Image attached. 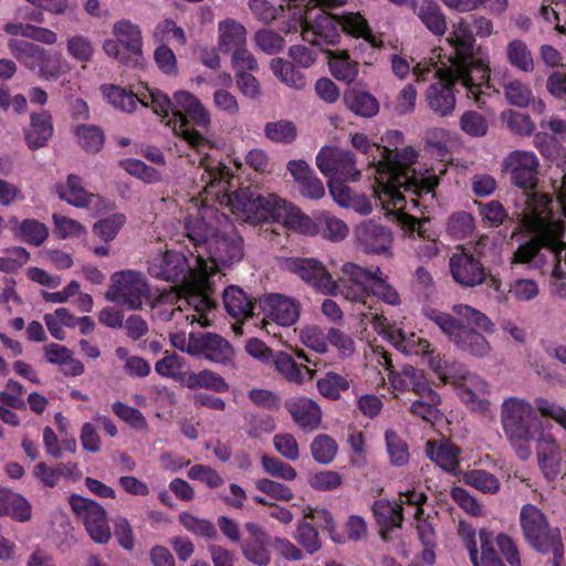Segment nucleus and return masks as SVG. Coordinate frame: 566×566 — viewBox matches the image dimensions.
<instances>
[{"label": "nucleus", "instance_id": "1", "mask_svg": "<svg viewBox=\"0 0 566 566\" xmlns=\"http://www.w3.org/2000/svg\"><path fill=\"white\" fill-rule=\"evenodd\" d=\"M103 94L115 108L133 113L139 103L166 118L171 114L167 125L176 136L181 137L197 153L209 148L210 139L198 129L190 127V122L200 129L207 130L211 124L210 114L200 99L188 91H178L170 98L157 88L145 87L143 92L134 93L117 85L103 86Z\"/></svg>", "mask_w": 566, "mask_h": 566}, {"label": "nucleus", "instance_id": "2", "mask_svg": "<svg viewBox=\"0 0 566 566\" xmlns=\"http://www.w3.org/2000/svg\"><path fill=\"white\" fill-rule=\"evenodd\" d=\"M418 153L412 147L389 149L378 160L375 195L382 209L419 210L422 214L436 201L440 177L434 168L416 170Z\"/></svg>", "mask_w": 566, "mask_h": 566}, {"label": "nucleus", "instance_id": "3", "mask_svg": "<svg viewBox=\"0 0 566 566\" xmlns=\"http://www.w3.org/2000/svg\"><path fill=\"white\" fill-rule=\"evenodd\" d=\"M209 148L198 153L202 155L200 166L205 168L202 180L206 181L207 187L217 188L218 193L227 195L232 212L244 221L255 224L272 221L281 197L274 193H262L250 186L240 187L229 193L233 175L227 165L207 153L213 147L211 142Z\"/></svg>", "mask_w": 566, "mask_h": 566}, {"label": "nucleus", "instance_id": "4", "mask_svg": "<svg viewBox=\"0 0 566 566\" xmlns=\"http://www.w3.org/2000/svg\"><path fill=\"white\" fill-rule=\"evenodd\" d=\"M452 312L457 317L431 306L422 307L424 317L434 323L460 350L475 357L486 356L491 346L476 329L485 333L493 332L494 325L491 319L481 311L467 304L453 305Z\"/></svg>", "mask_w": 566, "mask_h": 566}, {"label": "nucleus", "instance_id": "5", "mask_svg": "<svg viewBox=\"0 0 566 566\" xmlns=\"http://www.w3.org/2000/svg\"><path fill=\"white\" fill-rule=\"evenodd\" d=\"M187 252L166 250L157 253L147 261L148 274L166 282L182 283L190 297L199 298L208 306L213 289L207 262L202 255H195L189 249Z\"/></svg>", "mask_w": 566, "mask_h": 566}, {"label": "nucleus", "instance_id": "6", "mask_svg": "<svg viewBox=\"0 0 566 566\" xmlns=\"http://www.w3.org/2000/svg\"><path fill=\"white\" fill-rule=\"evenodd\" d=\"M537 421L536 409L527 401L511 397L501 406V422L511 446L520 459L526 460L530 454L528 443L533 439V428Z\"/></svg>", "mask_w": 566, "mask_h": 566}, {"label": "nucleus", "instance_id": "7", "mask_svg": "<svg viewBox=\"0 0 566 566\" xmlns=\"http://www.w3.org/2000/svg\"><path fill=\"white\" fill-rule=\"evenodd\" d=\"M412 73L418 83L428 81L430 74L438 78L428 87L426 99L433 113L442 117L449 116L455 107L454 91L455 86L459 85L453 71L449 67H438L436 63L420 62L413 66Z\"/></svg>", "mask_w": 566, "mask_h": 566}, {"label": "nucleus", "instance_id": "8", "mask_svg": "<svg viewBox=\"0 0 566 566\" xmlns=\"http://www.w3.org/2000/svg\"><path fill=\"white\" fill-rule=\"evenodd\" d=\"M520 524L525 541L539 554L562 541L560 530L552 527L546 515L535 505L525 504L520 512Z\"/></svg>", "mask_w": 566, "mask_h": 566}, {"label": "nucleus", "instance_id": "9", "mask_svg": "<svg viewBox=\"0 0 566 566\" xmlns=\"http://www.w3.org/2000/svg\"><path fill=\"white\" fill-rule=\"evenodd\" d=\"M205 261L209 270V279L222 268H232L239 263L243 255V240L232 227L230 232L217 231L210 238L205 250Z\"/></svg>", "mask_w": 566, "mask_h": 566}, {"label": "nucleus", "instance_id": "10", "mask_svg": "<svg viewBox=\"0 0 566 566\" xmlns=\"http://www.w3.org/2000/svg\"><path fill=\"white\" fill-rule=\"evenodd\" d=\"M148 285L144 274L133 270L115 272L111 277V285L105 294L113 303L126 306L128 310H138L147 296Z\"/></svg>", "mask_w": 566, "mask_h": 566}, {"label": "nucleus", "instance_id": "11", "mask_svg": "<svg viewBox=\"0 0 566 566\" xmlns=\"http://www.w3.org/2000/svg\"><path fill=\"white\" fill-rule=\"evenodd\" d=\"M186 350L192 356L203 357L205 359L223 367H235L234 348L228 339L219 334L210 332L197 334L191 333L188 338Z\"/></svg>", "mask_w": 566, "mask_h": 566}, {"label": "nucleus", "instance_id": "12", "mask_svg": "<svg viewBox=\"0 0 566 566\" xmlns=\"http://www.w3.org/2000/svg\"><path fill=\"white\" fill-rule=\"evenodd\" d=\"M453 71L455 81L465 90L468 98L476 104H483L484 96H490L491 92H496L490 82L489 64L482 59H473L470 62L459 64L457 67H449Z\"/></svg>", "mask_w": 566, "mask_h": 566}, {"label": "nucleus", "instance_id": "13", "mask_svg": "<svg viewBox=\"0 0 566 566\" xmlns=\"http://www.w3.org/2000/svg\"><path fill=\"white\" fill-rule=\"evenodd\" d=\"M69 504L76 516L82 518L90 537L98 544H106L112 536L105 509L96 501L71 494Z\"/></svg>", "mask_w": 566, "mask_h": 566}, {"label": "nucleus", "instance_id": "14", "mask_svg": "<svg viewBox=\"0 0 566 566\" xmlns=\"http://www.w3.org/2000/svg\"><path fill=\"white\" fill-rule=\"evenodd\" d=\"M315 161L319 171L331 180L357 181L360 177L355 155L349 150L325 146L316 155Z\"/></svg>", "mask_w": 566, "mask_h": 566}, {"label": "nucleus", "instance_id": "15", "mask_svg": "<svg viewBox=\"0 0 566 566\" xmlns=\"http://www.w3.org/2000/svg\"><path fill=\"white\" fill-rule=\"evenodd\" d=\"M259 308L263 313L262 328L270 334L269 326L272 323L276 325L290 327L294 325L301 314V304L298 301L289 296L273 293L264 295L259 301Z\"/></svg>", "mask_w": 566, "mask_h": 566}, {"label": "nucleus", "instance_id": "16", "mask_svg": "<svg viewBox=\"0 0 566 566\" xmlns=\"http://www.w3.org/2000/svg\"><path fill=\"white\" fill-rule=\"evenodd\" d=\"M287 269L323 294H337L336 282L321 261L313 258H294L287 261Z\"/></svg>", "mask_w": 566, "mask_h": 566}, {"label": "nucleus", "instance_id": "17", "mask_svg": "<svg viewBox=\"0 0 566 566\" xmlns=\"http://www.w3.org/2000/svg\"><path fill=\"white\" fill-rule=\"evenodd\" d=\"M460 534L465 548L469 552L473 566H505L494 547L493 532L481 528L479 532L481 556L479 557L475 531L463 523L460 524Z\"/></svg>", "mask_w": 566, "mask_h": 566}, {"label": "nucleus", "instance_id": "18", "mask_svg": "<svg viewBox=\"0 0 566 566\" xmlns=\"http://www.w3.org/2000/svg\"><path fill=\"white\" fill-rule=\"evenodd\" d=\"M514 186L523 190H533L537 185L539 163L533 151L513 150L504 159Z\"/></svg>", "mask_w": 566, "mask_h": 566}, {"label": "nucleus", "instance_id": "19", "mask_svg": "<svg viewBox=\"0 0 566 566\" xmlns=\"http://www.w3.org/2000/svg\"><path fill=\"white\" fill-rule=\"evenodd\" d=\"M302 38L312 45H335L340 39L339 15L331 14L327 11H319L314 22L307 19L300 21Z\"/></svg>", "mask_w": 566, "mask_h": 566}, {"label": "nucleus", "instance_id": "20", "mask_svg": "<svg viewBox=\"0 0 566 566\" xmlns=\"http://www.w3.org/2000/svg\"><path fill=\"white\" fill-rule=\"evenodd\" d=\"M449 268L453 280L463 287L478 286L486 277V269L480 258L464 250L452 254Z\"/></svg>", "mask_w": 566, "mask_h": 566}, {"label": "nucleus", "instance_id": "21", "mask_svg": "<svg viewBox=\"0 0 566 566\" xmlns=\"http://www.w3.org/2000/svg\"><path fill=\"white\" fill-rule=\"evenodd\" d=\"M358 247L367 254H382L390 250L392 232L375 220H366L355 229Z\"/></svg>", "mask_w": 566, "mask_h": 566}, {"label": "nucleus", "instance_id": "22", "mask_svg": "<svg viewBox=\"0 0 566 566\" xmlns=\"http://www.w3.org/2000/svg\"><path fill=\"white\" fill-rule=\"evenodd\" d=\"M286 170L291 174L298 193L308 200H319L325 196L322 180L313 168L303 159L290 160Z\"/></svg>", "mask_w": 566, "mask_h": 566}, {"label": "nucleus", "instance_id": "23", "mask_svg": "<svg viewBox=\"0 0 566 566\" xmlns=\"http://www.w3.org/2000/svg\"><path fill=\"white\" fill-rule=\"evenodd\" d=\"M285 409L304 432H312L322 422V410L316 401L307 397H294L285 401Z\"/></svg>", "mask_w": 566, "mask_h": 566}, {"label": "nucleus", "instance_id": "24", "mask_svg": "<svg viewBox=\"0 0 566 566\" xmlns=\"http://www.w3.org/2000/svg\"><path fill=\"white\" fill-rule=\"evenodd\" d=\"M272 222H282L287 229L306 235L319 233V227L298 207L281 198Z\"/></svg>", "mask_w": 566, "mask_h": 566}, {"label": "nucleus", "instance_id": "25", "mask_svg": "<svg viewBox=\"0 0 566 566\" xmlns=\"http://www.w3.org/2000/svg\"><path fill=\"white\" fill-rule=\"evenodd\" d=\"M54 133L52 116L48 111L31 113L30 125L24 128V142L30 150H38L48 145Z\"/></svg>", "mask_w": 566, "mask_h": 566}, {"label": "nucleus", "instance_id": "26", "mask_svg": "<svg viewBox=\"0 0 566 566\" xmlns=\"http://www.w3.org/2000/svg\"><path fill=\"white\" fill-rule=\"evenodd\" d=\"M343 103L350 113L363 118H373L380 109L379 101L375 95L356 86L345 90Z\"/></svg>", "mask_w": 566, "mask_h": 566}, {"label": "nucleus", "instance_id": "27", "mask_svg": "<svg viewBox=\"0 0 566 566\" xmlns=\"http://www.w3.org/2000/svg\"><path fill=\"white\" fill-rule=\"evenodd\" d=\"M459 378L462 380L458 386L461 401L472 409H484V396L489 394V384L480 376L467 371H461Z\"/></svg>", "mask_w": 566, "mask_h": 566}, {"label": "nucleus", "instance_id": "28", "mask_svg": "<svg viewBox=\"0 0 566 566\" xmlns=\"http://www.w3.org/2000/svg\"><path fill=\"white\" fill-rule=\"evenodd\" d=\"M113 35L120 46L136 61L143 55V36L138 24L122 19L113 24Z\"/></svg>", "mask_w": 566, "mask_h": 566}, {"label": "nucleus", "instance_id": "29", "mask_svg": "<svg viewBox=\"0 0 566 566\" xmlns=\"http://www.w3.org/2000/svg\"><path fill=\"white\" fill-rule=\"evenodd\" d=\"M448 41L454 50V56L450 57L451 67H457L459 64L475 59L473 54L475 39L469 24L460 22Z\"/></svg>", "mask_w": 566, "mask_h": 566}, {"label": "nucleus", "instance_id": "30", "mask_svg": "<svg viewBox=\"0 0 566 566\" xmlns=\"http://www.w3.org/2000/svg\"><path fill=\"white\" fill-rule=\"evenodd\" d=\"M217 231L213 226L199 216H189L185 221V234L193 247V250L190 251L195 255H202L205 258L206 247L209 245L210 238Z\"/></svg>", "mask_w": 566, "mask_h": 566}, {"label": "nucleus", "instance_id": "31", "mask_svg": "<svg viewBox=\"0 0 566 566\" xmlns=\"http://www.w3.org/2000/svg\"><path fill=\"white\" fill-rule=\"evenodd\" d=\"M226 311L235 319L254 316V311L259 304L248 297L245 292L237 286H228L222 294Z\"/></svg>", "mask_w": 566, "mask_h": 566}, {"label": "nucleus", "instance_id": "32", "mask_svg": "<svg viewBox=\"0 0 566 566\" xmlns=\"http://www.w3.org/2000/svg\"><path fill=\"white\" fill-rule=\"evenodd\" d=\"M328 66L332 75L344 83H353L359 72V64L347 50H327Z\"/></svg>", "mask_w": 566, "mask_h": 566}, {"label": "nucleus", "instance_id": "33", "mask_svg": "<svg viewBox=\"0 0 566 566\" xmlns=\"http://www.w3.org/2000/svg\"><path fill=\"white\" fill-rule=\"evenodd\" d=\"M376 523L380 527L382 537L396 527H400L403 521L402 505L391 503L388 500H376L371 506Z\"/></svg>", "mask_w": 566, "mask_h": 566}, {"label": "nucleus", "instance_id": "34", "mask_svg": "<svg viewBox=\"0 0 566 566\" xmlns=\"http://www.w3.org/2000/svg\"><path fill=\"white\" fill-rule=\"evenodd\" d=\"M180 382L191 390L203 388L214 392H226L229 385L226 379L216 371L203 369L198 373L186 371L180 377Z\"/></svg>", "mask_w": 566, "mask_h": 566}, {"label": "nucleus", "instance_id": "35", "mask_svg": "<svg viewBox=\"0 0 566 566\" xmlns=\"http://www.w3.org/2000/svg\"><path fill=\"white\" fill-rule=\"evenodd\" d=\"M340 32L354 38H363L371 48H381L382 41L375 36L367 20L359 12H347L339 15Z\"/></svg>", "mask_w": 566, "mask_h": 566}, {"label": "nucleus", "instance_id": "36", "mask_svg": "<svg viewBox=\"0 0 566 566\" xmlns=\"http://www.w3.org/2000/svg\"><path fill=\"white\" fill-rule=\"evenodd\" d=\"M424 150L442 164V168L439 171L444 174L447 171L446 164L452 161L449 133L442 128H434L428 132Z\"/></svg>", "mask_w": 566, "mask_h": 566}, {"label": "nucleus", "instance_id": "37", "mask_svg": "<svg viewBox=\"0 0 566 566\" xmlns=\"http://www.w3.org/2000/svg\"><path fill=\"white\" fill-rule=\"evenodd\" d=\"M247 43V30L235 20L228 19L219 23V46L224 53L237 52Z\"/></svg>", "mask_w": 566, "mask_h": 566}, {"label": "nucleus", "instance_id": "38", "mask_svg": "<svg viewBox=\"0 0 566 566\" xmlns=\"http://www.w3.org/2000/svg\"><path fill=\"white\" fill-rule=\"evenodd\" d=\"M415 12L432 34L441 36L446 33L447 18L438 2L422 0L421 4L415 8Z\"/></svg>", "mask_w": 566, "mask_h": 566}, {"label": "nucleus", "instance_id": "39", "mask_svg": "<svg viewBox=\"0 0 566 566\" xmlns=\"http://www.w3.org/2000/svg\"><path fill=\"white\" fill-rule=\"evenodd\" d=\"M392 345L406 355L424 356L430 353L428 339L415 333L407 334L402 329H392L388 333Z\"/></svg>", "mask_w": 566, "mask_h": 566}, {"label": "nucleus", "instance_id": "40", "mask_svg": "<svg viewBox=\"0 0 566 566\" xmlns=\"http://www.w3.org/2000/svg\"><path fill=\"white\" fill-rule=\"evenodd\" d=\"M10 53L29 70H35L45 57L46 50L32 42L11 39L8 42Z\"/></svg>", "mask_w": 566, "mask_h": 566}, {"label": "nucleus", "instance_id": "41", "mask_svg": "<svg viewBox=\"0 0 566 566\" xmlns=\"http://www.w3.org/2000/svg\"><path fill=\"white\" fill-rule=\"evenodd\" d=\"M57 191L61 199L77 208L87 207L94 197L84 188L82 178L74 174L67 176L65 188L60 186Z\"/></svg>", "mask_w": 566, "mask_h": 566}, {"label": "nucleus", "instance_id": "42", "mask_svg": "<svg viewBox=\"0 0 566 566\" xmlns=\"http://www.w3.org/2000/svg\"><path fill=\"white\" fill-rule=\"evenodd\" d=\"M427 453L446 472H454L459 467L460 448L451 442H441L437 448L428 442Z\"/></svg>", "mask_w": 566, "mask_h": 566}, {"label": "nucleus", "instance_id": "43", "mask_svg": "<svg viewBox=\"0 0 566 566\" xmlns=\"http://www.w3.org/2000/svg\"><path fill=\"white\" fill-rule=\"evenodd\" d=\"M74 135L80 147L86 153L96 154L104 147L105 135L99 126L80 124L75 126Z\"/></svg>", "mask_w": 566, "mask_h": 566}, {"label": "nucleus", "instance_id": "44", "mask_svg": "<svg viewBox=\"0 0 566 566\" xmlns=\"http://www.w3.org/2000/svg\"><path fill=\"white\" fill-rule=\"evenodd\" d=\"M273 74L284 84L295 90H303L306 86V77L295 65L281 57L271 61Z\"/></svg>", "mask_w": 566, "mask_h": 566}, {"label": "nucleus", "instance_id": "45", "mask_svg": "<svg viewBox=\"0 0 566 566\" xmlns=\"http://www.w3.org/2000/svg\"><path fill=\"white\" fill-rule=\"evenodd\" d=\"M342 272L346 280L365 290H371L378 275H381L379 266L364 268L353 262H347L343 265Z\"/></svg>", "mask_w": 566, "mask_h": 566}, {"label": "nucleus", "instance_id": "46", "mask_svg": "<svg viewBox=\"0 0 566 566\" xmlns=\"http://www.w3.org/2000/svg\"><path fill=\"white\" fill-rule=\"evenodd\" d=\"M12 231L15 237L34 247H40L49 237L48 227L36 219H24Z\"/></svg>", "mask_w": 566, "mask_h": 566}, {"label": "nucleus", "instance_id": "47", "mask_svg": "<svg viewBox=\"0 0 566 566\" xmlns=\"http://www.w3.org/2000/svg\"><path fill=\"white\" fill-rule=\"evenodd\" d=\"M264 136L275 144L290 145L297 138L296 125L289 119L268 122L264 125Z\"/></svg>", "mask_w": 566, "mask_h": 566}, {"label": "nucleus", "instance_id": "48", "mask_svg": "<svg viewBox=\"0 0 566 566\" xmlns=\"http://www.w3.org/2000/svg\"><path fill=\"white\" fill-rule=\"evenodd\" d=\"M509 63L525 73L533 72L534 60L526 43L522 40H512L506 48Z\"/></svg>", "mask_w": 566, "mask_h": 566}, {"label": "nucleus", "instance_id": "49", "mask_svg": "<svg viewBox=\"0 0 566 566\" xmlns=\"http://www.w3.org/2000/svg\"><path fill=\"white\" fill-rule=\"evenodd\" d=\"M313 459L319 464L332 463L338 452V444L334 438L326 433L317 434L310 446Z\"/></svg>", "mask_w": 566, "mask_h": 566}, {"label": "nucleus", "instance_id": "50", "mask_svg": "<svg viewBox=\"0 0 566 566\" xmlns=\"http://www.w3.org/2000/svg\"><path fill=\"white\" fill-rule=\"evenodd\" d=\"M385 441L390 463L402 467L409 461V449L406 441L392 429L385 432Z\"/></svg>", "mask_w": 566, "mask_h": 566}, {"label": "nucleus", "instance_id": "51", "mask_svg": "<svg viewBox=\"0 0 566 566\" xmlns=\"http://www.w3.org/2000/svg\"><path fill=\"white\" fill-rule=\"evenodd\" d=\"M294 538L310 555L322 548L318 530L310 521L297 522Z\"/></svg>", "mask_w": 566, "mask_h": 566}, {"label": "nucleus", "instance_id": "52", "mask_svg": "<svg viewBox=\"0 0 566 566\" xmlns=\"http://www.w3.org/2000/svg\"><path fill=\"white\" fill-rule=\"evenodd\" d=\"M66 52L76 62L88 63L92 61L95 49L92 40L82 34L69 36Z\"/></svg>", "mask_w": 566, "mask_h": 566}, {"label": "nucleus", "instance_id": "53", "mask_svg": "<svg viewBox=\"0 0 566 566\" xmlns=\"http://www.w3.org/2000/svg\"><path fill=\"white\" fill-rule=\"evenodd\" d=\"M465 484L488 494H494L500 490L499 479L481 469H473L463 475Z\"/></svg>", "mask_w": 566, "mask_h": 566}, {"label": "nucleus", "instance_id": "54", "mask_svg": "<svg viewBox=\"0 0 566 566\" xmlns=\"http://www.w3.org/2000/svg\"><path fill=\"white\" fill-rule=\"evenodd\" d=\"M503 90L509 104L517 107H526L534 99L532 88L520 80L505 82Z\"/></svg>", "mask_w": 566, "mask_h": 566}, {"label": "nucleus", "instance_id": "55", "mask_svg": "<svg viewBox=\"0 0 566 566\" xmlns=\"http://www.w3.org/2000/svg\"><path fill=\"white\" fill-rule=\"evenodd\" d=\"M275 369L287 380L295 384H302L304 380L303 369L308 371L306 367L298 365L294 358L287 354L280 352L274 358Z\"/></svg>", "mask_w": 566, "mask_h": 566}, {"label": "nucleus", "instance_id": "56", "mask_svg": "<svg viewBox=\"0 0 566 566\" xmlns=\"http://www.w3.org/2000/svg\"><path fill=\"white\" fill-rule=\"evenodd\" d=\"M441 403V397L439 394H431L430 398H418L410 405L409 411L413 416L433 423L439 416V405Z\"/></svg>", "mask_w": 566, "mask_h": 566}, {"label": "nucleus", "instance_id": "57", "mask_svg": "<svg viewBox=\"0 0 566 566\" xmlns=\"http://www.w3.org/2000/svg\"><path fill=\"white\" fill-rule=\"evenodd\" d=\"M304 520H310L311 523L323 532H327L333 541H336L335 533V521L332 513L324 507H313L307 505L303 509Z\"/></svg>", "mask_w": 566, "mask_h": 566}, {"label": "nucleus", "instance_id": "58", "mask_svg": "<svg viewBox=\"0 0 566 566\" xmlns=\"http://www.w3.org/2000/svg\"><path fill=\"white\" fill-rule=\"evenodd\" d=\"M348 388V380L336 373H327L324 378L317 380L318 391L324 397L332 400L339 399L342 392L346 391Z\"/></svg>", "mask_w": 566, "mask_h": 566}, {"label": "nucleus", "instance_id": "59", "mask_svg": "<svg viewBox=\"0 0 566 566\" xmlns=\"http://www.w3.org/2000/svg\"><path fill=\"white\" fill-rule=\"evenodd\" d=\"M113 412L130 428L135 430H147L148 422L139 409L130 407L122 401L112 403Z\"/></svg>", "mask_w": 566, "mask_h": 566}, {"label": "nucleus", "instance_id": "60", "mask_svg": "<svg viewBox=\"0 0 566 566\" xmlns=\"http://www.w3.org/2000/svg\"><path fill=\"white\" fill-rule=\"evenodd\" d=\"M417 534L418 538L423 545V551L421 553V559L423 563L428 565H432L436 562V546H437V536L433 527L427 522L422 521L417 525Z\"/></svg>", "mask_w": 566, "mask_h": 566}, {"label": "nucleus", "instance_id": "61", "mask_svg": "<svg viewBox=\"0 0 566 566\" xmlns=\"http://www.w3.org/2000/svg\"><path fill=\"white\" fill-rule=\"evenodd\" d=\"M180 523L186 530L197 536L208 539H216L218 537V532L209 520L199 518L190 513H182L180 515Z\"/></svg>", "mask_w": 566, "mask_h": 566}, {"label": "nucleus", "instance_id": "62", "mask_svg": "<svg viewBox=\"0 0 566 566\" xmlns=\"http://www.w3.org/2000/svg\"><path fill=\"white\" fill-rule=\"evenodd\" d=\"M482 220L490 227L501 226L509 217L506 209L499 200H491L489 202H474Z\"/></svg>", "mask_w": 566, "mask_h": 566}, {"label": "nucleus", "instance_id": "63", "mask_svg": "<svg viewBox=\"0 0 566 566\" xmlns=\"http://www.w3.org/2000/svg\"><path fill=\"white\" fill-rule=\"evenodd\" d=\"M0 256V271L14 273L21 269L30 259V253L22 247H12L4 250Z\"/></svg>", "mask_w": 566, "mask_h": 566}, {"label": "nucleus", "instance_id": "64", "mask_svg": "<svg viewBox=\"0 0 566 566\" xmlns=\"http://www.w3.org/2000/svg\"><path fill=\"white\" fill-rule=\"evenodd\" d=\"M448 232L458 239L469 237L474 230V219L465 211L452 213L447 223Z\"/></svg>", "mask_w": 566, "mask_h": 566}]
</instances>
